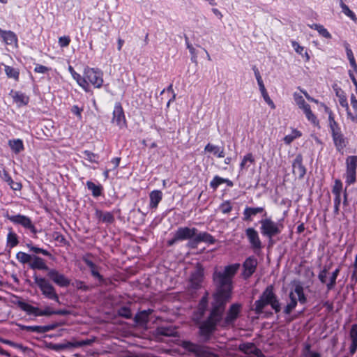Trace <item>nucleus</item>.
<instances>
[{
	"instance_id": "1",
	"label": "nucleus",
	"mask_w": 357,
	"mask_h": 357,
	"mask_svg": "<svg viewBox=\"0 0 357 357\" xmlns=\"http://www.w3.org/2000/svg\"><path fill=\"white\" fill-rule=\"evenodd\" d=\"M240 268V264L236 263L226 266L222 270L215 269L213 274V280L215 287L213 294L214 301L210 317L201 327V333L208 337L214 330L217 321H221L227 303L231 299L233 289V278Z\"/></svg>"
},
{
	"instance_id": "2",
	"label": "nucleus",
	"mask_w": 357,
	"mask_h": 357,
	"mask_svg": "<svg viewBox=\"0 0 357 357\" xmlns=\"http://www.w3.org/2000/svg\"><path fill=\"white\" fill-rule=\"evenodd\" d=\"M270 305L275 313L281 310L280 303L274 293V287L272 284L268 285L263 291L259 298L255 302L254 311L257 314H261L264 312V307Z\"/></svg>"
},
{
	"instance_id": "3",
	"label": "nucleus",
	"mask_w": 357,
	"mask_h": 357,
	"mask_svg": "<svg viewBox=\"0 0 357 357\" xmlns=\"http://www.w3.org/2000/svg\"><path fill=\"white\" fill-rule=\"evenodd\" d=\"M207 306H208L207 297L204 296L202 298L201 301H199L198 307H197V310L195 311V312L193 313V315H192V320L194 321V322H195L196 324L199 325V334L202 337L203 341L204 342H207L210 340L212 335L216 331L217 325L220 321H217V323L215 324V325L214 326V330L209 334L208 337H206V335H202L201 333L200 328H201L202 326L206 321H207L210 317V315H209L206 320H204V321L202 320L204 318V314L206 312V310L207 309Z\"/></svg>"
},
{
	"instance_id": "4",
	"label": "nucleus",
	"mask_w": 357,
	"mask_h": 357,
	"mask_svg": "<svg viewBox=\"0 0 357 357\" xmlns=\"http://www.w3.org/2000/svg\"><path fill=\"white\" fill-rule=\"evenodd\" d=\"M260 224V231L262 236L271 241L272 238L280 234L284 225L280 222H275L271 218L265 217L259 221Z\"/></svg>"
},
{
	"instance_id": "5",
	"label": "nucleus",
	"mask_w": 357,
	"mask_h": 357,
	"mask_svg": "<svg viewBox=\"0 0 357 357\" xmlns=\"http://www.w3.org/2000/svg\"><path fill=\"white\" fill-rule=\"evenodd\" d=\"M290 302L285 306L284 312L289 314L297 305L298 301L301 304H305L307 302L306 296L304 294V289L300 282L294 284V291H290L289 294Z\"/></svg>"
},
{
	"instance_id": "6",
	"label": "nucleus",
	"mask_w": 357,
	"mask_h": 357,
	"mask_svg": "<svg viewBox=\"0 0 357 357\" xmlns=\"http://www.w3.org/2000/svg\"><path fill=\"white\" fill-rule=\"evenodd\" d=\"M35 284L40 289L42 294L47 299L56 301L60 303L59 296L54 287L49 280L44 278L39 277L36 275H33Z\"/></svg>"
},
{
	"instance_id": "7",
	"label": "nucleus",
	"mask_w": 357,
	"mask_h": 357,
	"mask_svg": "<svg viewBox=\"0 0 357 357\" xmlns=\"http://www.w3.org/2000/svg\"><path fill=\"white\" fill-rule=\"evenodd\" d=\"M345 183L347 185L356 181L357 155H349L346 158Z\"/></svg>"
},
{
	"instance_id": "8",
	"label": "nucleus",
	"mask_w": 357,
	"mask_h": 357,
	"mask_svg": "<svg viewBox=\"0 0 357 357\" xmlns=\"http://www.w3.org/2000/svg\"><path fill=\"white\" fill-rule=\"evenodd\" d=\"M183 347L197 357H218L217 354L211 351L208 347L204 345L190 342H183Z\"/></svg>"
},
{
	"instance_id": "9",
	"label": "nucleus",
	"mask_w": 357,
	"mask_h": 357,
	"mask_svg": "<svg viewBox=\"0 0 357 357\" xmlns=\"http://www.w3.org/2000/svg\"><path fill=\"white\" fill-rule=\"evenodd\" d=\"M84 75L86 82L91 83L96 88H100L103 83L102 73L100 70L86 68L84 69Z\"/></svg>"
},
{
	"instance_id": "10",
	"label": "nucleus",
	"mask_w": 357,
	"mask_h": 357,
	"mask_svg": "<svg viewBox=\"0 0 357 357\" xmlns=\"http://www.w3.org/2000/svg\"><path fill=\"white\" fill-rule=\"evenodd\" d=\"M203 279L204 268L201 266H197L195 270L190 275L188 289L193 291L200 289Z\"/></svg>"
},
{
	"instance_id": "11",
	"label": "nucleus",
	"mask_w": 357,
	"mask_h": 357,
	"mask_svg": "<svg viewBox=\"0 0 357 357\" xmlns=\"http://www.w3.org/2000/svg\"><path fill=\"white\" fill-rule=\"evenodd\" d=\"M8 218L12 222L20 225L24 228L30 229L33 233H36V228L29 218L18 214L8 216Z\"/></svg>"
},
{
	"instance_id": "12",
	"label": "nucleus",
	"mask_w": 357,
	"mask_h": 357,
	"mask_svg": "<svg viewBox=\"0 0 357 357\" xmlns=\"http://www.w3.org/2000/svg\"><path fill=\"white\" fill-rule=\"evenodd\" d=\"M112 121L113 123H116L119 128H123L126 126L124 112L120 102L115 104Z\"/></svg>"
},
{
	"instance_id": "13",
	"label": "nucleus",
	"mask_w": 357,
	"mask_h": 357,
	"mask_svg": "<svg viewBox=\"0 0 357 357\" xmlns=\"http://www.w3.org/2000/svg\"><path fill=\"white\" fill-rule=\"evenodd\" d=\"M257 266V260L255 257H249L243 264V277L248 279L255 272Z\"/></svg>"
},
{
	"instance_id": "14",
	"label": "nucleus",
	"mask_w": 357,
	"mask_h": 357,
	"mask_svg": "<svg viewBox=\"0 0 357 357\" xmlns=\"http://www.w3.org/2000/svg\"><path fill=\"white\" fill-rule=\"evenodd\" d=\"M47 276L57 285L61 287H68L70 281L63 274L59 273L55 269H50L47 273Z\"/></svg>"
},
{
	"instance_id": "15",
	"label": "nucleus",
	"mask_w": 357,
	"mask_h": 357,
	"mask_svg": "<svg viewBox=\"0 0 357 357\" xmlns=\"http://www.w3.org/2000/svg\"><path fill=\"white\" fill-rule=\"evenodd\" d=\"M245 235L251 247L255 250H261L262 243L260 240L258 232L252 227H249L245 230Z\"/></svg>"
},
{
	"instance_id": "16",
	"label": "nucleus",
	"mask_w": 357,
	"mask_h": 357,
	"mask_svg": "<svg viewBox=\"0 0 357 357\" xmlns=\"http://www.w3.org/2000/svg\"><path fill=\"white\" fill-rule=\"evenodd\" d=\"M292 171L293 174L299 178H303L305 174L306 169L303 165V156L301 154H298L294 160Z\"/></svg>"
},
{
	"instance_id": "17",
	"label": "nucleus",
	"mask_w": 357,
	"mask_h": 357,
	"mask_svg": "<svg viewBox=\"0 0 357 357\" xmlns=\"http://www.w3.org/2000/svg\"><path fill=\"white\" fill-rule=\"evenodd\" d=\"M197 231L196 228H190V227H179L176 231V239H178V241H184L187 239H190L192 237L195 238V236Z\"/></svg>"
},
{
	"instance_id": "18",
	"label": "nucleus",
	"mask_w": 357,
	"mask_h": 357,
	"mask_svg": "<svg viewBox=\"0 0 357 357\" xmlns=\"http://www.w3.org/2000/svg\"><path fill=\"white\" fill-rule=\"evenodd\" d=\"M264 212V216H266V212L264 207H249L246 206L243 211V220L246 222H251L253 220V217L256 216L259 213Z\"/></svg>"
},
{
	"instance_id": "19",
	"label": "nucleus",
	"mask_w": 357,
	"mask_h": 357,
	"mask_svg": "<svg viewBox=\"0 0 357 357\" xmlns=\"http://www.w3.org/2000/svg\"><path fill=\"white\" fill-rule=\"evenodd\" d=\"M349 340H350L349 351L350 355L352 356L357 351V324L351 325L349 332Z\"/></svg>"
},
{
	"instance_id": "20",
	"label": "nucleus",
	"mask_w": 357,
	"mask_h": 357,
	"mask_svg": "<svg viewBox=\"0 0 357 357\" xmlns=\"http://www.w3.org/2000/svg\"><path fill=\"white\" fill-rule=\"evenodd\" d=\"M334 144L337 151H342L347 145V138L344 137L341 130L331 134Z\"/></svg>"
},
{
	"instance_id": "21",
	"label": "nucleus",
	"mask_w": 357,
	"mask_h": 357,
	"mask_svg": "<svg viewBox=\"0 0 357 357\" xmlns=\"http://www.w3.org/2000/svg\"><path fill=\"white\" fill-rule=\"evenodd\" d=\"M15 304L19 307L22 310L26 312L27 314L34 315L36 317H38L39 308L37 307H34L27 303L22 300H18Z\"/></svg>"
},
{
	"instance_id": "22",
	"label": "nucleus",
	"mask_w": 357,
	"mask_h": 357,
	"mask_svg": "<svg viewBox=\"0 0 357 357\" xmlns=\"http://www.w3.org/2000/svg\"><path fill=\"white\" fill-rule=\"evenodd\" d=\"M340 266L336 268L330 275L328 279L327 276H326V282H321L324 284H326L327 290L329 291L333 289L336 285V280L340 272Z\"/></svg>"
},
{
	"instance_id": "23",
	"label": "nucleus",
	"mask_w": 357,
	"mask_h": 357,
	"mask_svg": "<svg viewBox=\"0 0 357 357\" xmlns=\"http://www.w3.org/2000/svg\"><path fill=\"white\" fill-rule=\"evenodd\" d=\"M241 305L238 303L232 304L227 314V317H225V322L227 324L232 323L238 317L240 309H241Z\"/></svg>"
},
{
	"instance_id": "24",
	"label": "nucleus",
	"mask_w": 357,
	"mask_h": 357,
	"mask_svg": "<svg viewBox=\"0 0 357 357\" xmlns=\"http://www.w3.org/2000/svg\"><path fill=\"white\" fill-rule=\"evenodd\" d=\"M68 70L72 74L73 78L77 81V84L86 91L89 90V84L86 82L85 75L82 77L81 75L77 73L71 66H69Z\"/></svg>"
},
{
	"instance_id": "25",
	"label": "nucleus",
	"mask_w": 357,
	"mask_h": 357,
	"mask_svg": "<svg viewBox=\"0 0 357 357\" xmlns=\"http://www.w3.org/2000/svg\"><path fill=\"white\" fill-rule=\"evenodd\" d=\"M29 266L32 269L45 270L48 271L50 270L44 259L36 255H33Z\"/></svg>"
},
{
	"instance_id": "26",
	"label": "nucleus",
	"mask_w": 357,
	"mask_h": 357,
	"mask_svg": "<svg viewBox=\"0 0 357 357\" xmlns=\"http://www.w3.org/2000/svg\"><path fill=\"white\" fill-rule=\"evenodd\" d=\"M194 242L196 243L200 242H205L208 244H214L215 242V239L212 235L207 232H200L197 234H195L194 238Z\"/></svg>"
},
{
	"instance_id": "27",
	"label": "nucleus",
	"mask_w": 357,
	"mask_h": 357,
	"mask_svg": "<svg viewBox=\"0 0 357 357\" xmlns=\"http://www.w3.org/2000/svg\"><path fill=\"white\" fill-rule=\"evenodd\" d=\"M150 197V204L149 206L151 208L155 209L157 208L158 204L162 200V193L160 190H153L151 192L149 195Z\"/></svg>"
},
{
	"instance_id": "28",
	"label": "nucleus",
	"mask_w": 357,
	"mask_h": 357,
	"mask_svg": "<svg viewBox=\"0 0 357 357\" xmlns=\"http://www.w3.org/2000/svg\"><path fill=\"white\" fill-rule=\"evenodd\" d=\"M84 263L87 265V266L91 269V275L97 278L100 282H102L104 281V278L102 275H101L98 269V267L91 260L88 259H84Z\"/></svg>"
},
{
	"instance_id": "29",
	"label": "nucleus",
	"mask_w": 357,
	"mask_h": 357,
	"mask_svg": "<svg viewBox=\"0 0 357 357\" xmlns=\"http://www.w3.org/2000/svg\"><path fill=\"white\" fill-rule=\"evenodd\" d=\"M96 215L99 220L105 223L111 224L114 221V215L111 212H102V211L97 210Z\"/></svg>"
},
{
	"instance_id": "30",
	"label": "nucleus",
	"mask_w": 357,
	"mask_h": 357,
	"mask_svg": "<svg viewBox=\"0 0 357 357\" xmlns=\"http://www.w3.org/2000/svg\"><path fill=\"white\" fill-rule=\"evenodd\" d=\"M2 38L7 45L14 46H17V37L16 34L11 31H6V33H3Z\"/></svg>"
},
{
	"instance_id": "31",
	"label": "nucleus",
	"mask_w": 357,
	"mask_h": 357,
	"mask_svg": "<svg viewBox=\"0 0 357 357\" xmlns=\"http://www.w3.org/2000/svg\"><path fill=\"white\" fill-rule=\"evenodd\" d=\"M204 151L210 153H213L214 155H216L219 158L225 157V151L224 149L222 147H219L218 146L213 145L212 144H207L204 148Z\"/></svg>"
},
{
	"instance_id": "32",
	"label": "nucleus",
	"mask_w": 357,
	"mask_h": 357,
	"mask_svg": "<svg viewBox=\"0 0 357 357\" xmlns=\"http://www.w3.org/2000/svg\"><path fill=\"white\" fill-rule=\"evenodd\" d=\"M156 333H157V335H160L171 337V336H176L177 334V331L174 328H173L172 326H168V327L161 326V327H158L156 329Z\"/></svg>"
},
{
	"instance_id": "33",
	"label": "nucleus",
	"mask_w": 357,
	"mask_h": 357,
	"mask_svg": "<svg viewBox=\"0 0 357 357\" xmlns=\"http://www.w3.org/2000/svg\"><path fill=\"white\" fill-rule=\"evenodd\" d=\"M8 145L16 154L20 153L24 149L23 142L20 139L9 140Z\"/></svg>"
},
{
	"instance_id": "34",
	"label": "nucleus",
	"mask_w": 357,
	"mask_h": 357,
	"mask_svg": "<svg viewBox=\"0 0 357 357\" xmlns=\"http://www.w3.org/2000/svg\"><path fill=\"white\" fill-rule=\"evenodd\" d=\"M239 349L246 354H257L260 351L256 348L253 343H243L239 345Z\"/></svg>"
},
{
	"instance_id": "35",
	"label": "nucleus",
	"mask_w": 357,
	"mask_h": 357,
	"mask_svg": "<svg viewBox=\"0 0 357 357\" xmlns=\"http://www.w3.org/2000/svg\"><path fill=\"white\" fill-rule=\"evenodd\" d=\"M309 26L311 29L316 30L321 36L324 37L325 38L330 39L332 37L331 34L321 24H312L309 25Z\"/></svg>"
},
{
	"instance_id": "36",
	"label": "nucleus",
	"mask_w": 357,
	"mask_h": 357,
	"mask_svg": "<svg viewBox=\"0 0 357 357\" xmlns=\"http://www.w3.org/2000/svg\"><path fill=\"white\" fill-rule=\"evenodd\" d=\"M13 98L19 106L26 105L29 102V97L20 92H15Z\"/></svg>"
},
{
	"instance_id": "37",
	"label": "nucleus",
	"mask_w": 357,
	"mask_h": 357,
	"mask_svg": "<svg viewBox=\"0 0 357 357\" xmlns=\"http://www.w3.org/2000/svg\"><path fill=\"white\" fill-rule=\"evenodd\" d=\"M52 328L51 326H29L27 331L40 334L48 332Z\"/></svg>"
},
{
	"instance_id": "38",
	"label": "nucleus",
	"mask_w": 357,
	"mask_h": 357,
	"mask_svg": "<svg viewBox=\"0 0 357 357\" xmlns=\"http://www.w3.org/2000/svg\"><path fill=\"white\" fill-rule=\"evenodd\" d=\"M301 135L302 133L299 130L293 129L290 135H287L283 138V141L286 144L289 145L294 139L301 137Z\"/></svg>"
},
{
	"instance_id": "39",
	"label": "nucleus",
	"mask_w": 357,
	"mask_h": 357,
	"mask_svg": "<svg viewBox=\"0 0 357 357\" xmlns=\"http://www.w3.org/2000/svg\"><path fill=\"white\" fill-rule=\"evenodd\" d=\"M86 186L89 190L91 191L93 196L99 197L102 192V186L96 185L92 181H87Z\"/></svg>"
},
{
	"instance_id": "40",
	"label": "nucleus",
	"mask_w": 357,
	"mask_h": 357,
	"mask_svg": "<svg viewBox=\"0 0 357 357\" xmlns=\"http://www.w3.org/2000/svg\"><path fill=\"white\" fill-rule=\"evenodd\" d=\"M259 90L261 91V93L263 96V98L264 100H265V102L272 108V109H275V105L274 104V102H273V100L271 99V98L269 97L267 91H266V89L265 88V86L264 84H260L259 85Z\"/></svg>"
},
{
	"instance_id": "41",
	"label": "nucleus",
	"mask_w": 357,
	"mask_h": 357,
	"mask_svg": "<svg viewBox=\"0 0 357 357\" xmlns=\"http://www.w3.org/2000/svg\"><path fill=\"white\" fill-rule=\"evenodd\" d=\"M5 73L8 77L13 78L15 81L19 79L20 73L17 69L9 66H5Z\"/></svg>"
},
{
	"instance_id": "42",
	"label": "nucleus",
	"mask_w": 357,
	"mask_h": 357,
	"mask_svg": "<svg viewBox=\"0 0 357 357\" xmlns=\"http://www.w3.org/2000/svg\"><path fill=\"white\" fill-rule=\"evenodd\" d=\"M255 162V158L252 155V153H247L243 158L241 164H240V168L241 169H244V168H248L250 164H253Z\"/></svg>"
},
{
	"instance_id": "43",
	"label": "nucleus",
	"mask_w": 357,
	"mask_h": 357,
	"mask_svg": "<svg viewBox=\"0 0 357 357\" xmlns=\"http://www.w3.org/2000/svg\"><path fill=\"white\" fill-rule=\"evenodd\" d=\"M16 258L22 264H30L31 261L33 258V255L26 254L23 252H19L16 255Z\"/></svg>"
},
{
	"instance_id": "44",
	"label": "nucleus",
	"mask_w": 357,
	"mask_h": 357,
	"mask_svg": "<svg viewBox=\"0 0 357 357\" xmlns=\"http://www.w3.org/2000/svg\"><path fill=\"white\" fill-rule=\"evenodd\" d=\"M342 190V183L340 180L336 179L332 189V192L335 198L341 199V192Z\"/></svg>"
},
{
	"instance_id": "45",
	"label": "nucleus",
	"mask_w": 357,
	"mask_h": 357,
	"mask_svg": "<svg viewBox=\"0 0 357 357\" xmlns=\"http://www.w3.org/2000/svg\"><path fill=\"white\" fill-rule=\"evenodd\" d=\"M306 118L309 121H310L314 126H319V122L318 119H317L316 116L312 113L310 107L307 108L305 110L303 111Z\"/></svg>"
},
{
	"instance_id": "46",
	"label": "nucleus",
	"mask_w": 357,
	"mask_h": 357,
	"mask_svg": "<svg viewBox=\"0 0 357 357\" xmlns=\"http://www.w3.org/2000/svg\"><path fill=\"white\" fill-rule=\"evenodd\" d=\"M294 100L296 102V104L298 105V107L300 109H302L303 111L305 110L309 107H310V105L307 104L305 101V100L303 99V98L301 96H300L297 93H294Z\"/></svg>"
},
{
	"instance_id": "47",
	"label": "nucleus",
	"mask_w": 357,
	"mask_h": 357,
	"mask_svg": "<svg viewBox=\"0 0 357 357\" xmlns=\"http://www.w3.org/2000/svg\"><path fill=\"white\" fill-rule=\"evenodd\" d=\"M89 344V341H79L75 342H66L63 343V346H65V349L71 348V347H79L82 346H85Z\"/></svg>"
},
{
	"instance_id": "48",
	"label": "nucleus",
	"mask_w": 357,
	"mask_h": 357,
	"mask_svg": "<svg viewBox=\"0 0 357 357\" xmlns=\"http://www.w3.org/2000/svg\"><path fill=\"white\" fill-rule=\"evenodd\" d=\"M8 245L10 248H14L18 244L17 236L16 234L13 232H9L7 236Z\"/></svg>"
},
{
	"instance_id": "49",
	"label": "nucleus",
	"mask_w": 357,
	"mask_h": 357,
	"mask_svg": "<svg viewBox=\"0 0 357 357\" xmlns=\"http://www.w3.org/2000/svg\"><path fill=\"white\" fill-rule=\"evenodd\" d=\"M340 7L342 8V12L348 17H349L351 20H356V15L353 11H351L349 8L342 1H340Z\"/></svg>"
},
{
	"instance_id": "50",
	"label": "nucleus",
	"mask_w": 357,
	"mask_h": 357,
	"mask_svg": "<svg viewBox=\"0 0 357 357\" xmlns=\"http://www.w3.org/2000/svg\"><path fill=\"white\" fill-rule=\"evenodd\" d=\"M118 314L120 317L126 319H130L132 317V313L129 307L126 306L121 307L118 310Z\"/></svg>"
},
{
	"instance_id": "51",
	"label": "nucleus",
	"mask_w": 357,
	"mask_h": 357,
	"mask_svg": "<svg viewBox=\"0 0 357 357\" xmlns=\"http://www.w3.org/2000/svg\"><path fill=\"white\" fill-rule=\"evenodd\" d=\"M82 153L84 155L83 157L89 162L96 163L98 162L96 159L98 158V156L97 154H95L87 150L84 151Z\"/></svg>"
},
{
	"instance_id": "52",
	"label": "nucleus",
	"mask_w": 357,
	"mask_h": 357,
	"mask_svg": "<svg viewBox=\"0 0 357 357\" xmlns=\"http://www.w3.org/2000/svg\"><path fill=\"white\" fill-rule=\"evenodd\" d=\"M331 268V265H326L324 266L323 269L320 271L318 274V278L321 282H326V276H327L328 271Z\"/></svg>"
},
{
	"instance_id": "53",
	"label": "nucleus",
	"mask_w": 357,
	"mask_h": 357,
	"mask_svg": "<svg viewBox=\"0 0 357 357\" xmlns=\"http://www.w3.org/2000/svg\"><path fill=\"white\" fill-rule=\"evenodd\" d=\"M222 183H224V178L220 177L219 176H215L211 181L210 187L213 188V190H215L218 188V187Z\"/></svg>"
},
{
	"instance_id": "54",
	"label": "nucleus",
	"mask_w": 357,
	"mask_h": 357,
	"mask_svg": "<svg viewBox=\"0 0 357 357\" xmlns=\"http://www.w3.org/2000/svg\"><path fill=\"white\" fill-rule=\"evenodd\" d=\"M73 285L77 289H80L84 291H89L91 288V287L86 285L83 281L81 280H75Z\"/></svg>"
},
{
	"instance_id": "55",
	"label": "nucleus",
	"mask_w": 357,
	"mask_h": 357,
	"mask_svg": "<svg viewBox=\"0 0 357 357\" xmlns=\"http://www.w3.org/2000/svg\"><path fill=\"white\" fill-rule=\"evenodd\" d=\"M337 96L339 98V102L342 107H344L346 110L349 109V105L347 102V97L343 92L340 93L338 91L336 93Z\"/></svg>"
},
{
	"instance_id": "56",
	"label": "nucleus",
	"mask_w": 357,
	"mask_h": 357,
	"mask_svg": "<svg viewBox=\"0 0 357 357\" xmlns=\"http://www.w3.org/2000/svg\"><path fill=\"white\" fill-rule=\"evenodd\" d=\"M27 247L29 248V250L31 251H33V252L35 253H40V254H42L45 256H50V253L46 250H44L43 248H38V247H36V246H33L32 245H30V244H28L27 245Z\"/></svg>"
},
{
	"instance_id": "57",
	"label": "nucleus",
	"mask_w": 357,
	"mask_h": 357,
	"mask_svg": "<svg viewBox=\"0 0 357 357\" xmlns=\"http://www.w3.org/2000/svg\"><path fill=\"white\" fill-rule=\"evenodd\" d=\"M150 314L149 312L144 310L135 317L136 321L138 322H146L148 320V317Z\"/></svg>"
},
{
	"instance_id": "58",
	"label": "nucleus",
	"mask_w": 357,
	"mask_h": 357,
	"mask_svg": "<svg viewBox=\"0 0 357 357\" xmlns=\"http://www.w3.org/2000/svg\"><path fill=\"white\" fill-rule=\"evenodd\" d=\"M220 208L223 213H229L231 211L232 206L229 201H226L220 205Z\"/></svg>"
},
{
	"instance_id": "59",
	"label": "nucleus",
	"mask_w": 357,
	"mask_h": 357,
	"mask_svg": "<svg viewBox=\"0 0 357 357\" xmlns=\"http://www.w3.org/2000/svg\"><path fill=\"white\" fill-rule=\"evenodd\" d=\"M70 38L69 36H61L59 38V45L61 47H66L69 45Z\"/></svg>"
},
{
	"instance_id": "60",
	"label": "nucleus",
	"mask_w": 357,
	"mask_h": 357,
	"mask_svg": "<svg viewBox=\"0 0 357 357\" xmlns=\"http://www.w3.org/2000/svg\"><path fill=\"white\" fill-rule=\"evenodd\" d=\"M54 314V310H52L50 307L47 306L44 310H40L38 312L39 316H51Z\"/></svg>"
},
{
	"instance_id": "61",
	"label": "nucleus",
	"mask_w": 357,
	"mask_h": 357,
	"mask_svg": "<svg viewBox=\"0 0 357 357\" xmlns=\"http://www.w3.org/2000/svg\"><path fill=\"white\" fill-rule=\"evenodd\" d=\"M321 105L324 107L325 112L327 113L328 115V123L336 121L335 120L334 114L331 109L324 103H322Z\"/></svg>"
},
{
	"instance_id": "62",
	"label": "nucleus",
	"mask_w": 357,
	"mask_h": 357,
	"mask_svg": "<svg viewBox=\"0 0 357 357\" xmlns=\"http://www.w3.org/2000/svg\"><path fill=\"white\" fill-rule=\"evenodd\" d=\"M49 70L50 69L47 67L40 64H37L34 68V71L38 73L45 74L47 73Z\"/></svg>"
},
{
	"instance_id": "63",
	"label": "nucleus",
	"mask_w": 357,
	"mask_h": 357,
	"mask_svg": "<svg viewBox=\"0 0 357 357\" xmlns=\"http://www.w3.org/2000/svg\"><path fill=\"white\" fill-rule=\"evenodd\" d=\"M83 111V108L79 107L77 105H73L71 108V112L75 114L79 119H82V112Z\"/></svg>"
},
{
	"instance_id": "64",
	"label": "nucleus",
	"mask_w": 357,
	"mask_h": 357,
	"mask_svg": "<svg viewBox=\"0 0 357 357\" xmlns=\"http://www.w3.org/2000/svg\"><path fill=\"white\" fill-rule=\"evenodd\" d=\"M351 281L357 282V256L356 255L354 263V271L351 277Z\"/></svg>"
}]
</instances>
